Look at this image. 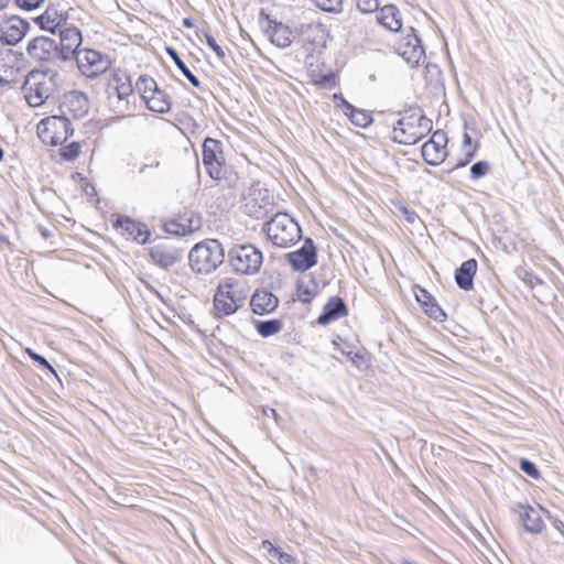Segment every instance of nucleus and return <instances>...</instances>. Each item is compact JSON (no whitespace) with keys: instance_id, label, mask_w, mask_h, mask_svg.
<instances>
[{"instance_id":"58836bf2","label":"nucleus","mask_w":564,"mask_h":564,"mask_svg":"<svg viewBox=\"0 0 564 564\" xmlns=\"http://www.w3.org/2000/svg\"><path fill=\"white\" fill-rule=\"evenodd\" d=\"M463 144H464L465 148H468L467 151H466V159L464 161L457 163L456 167H463L467 163H469L471 161V159L474 158L475 152H476V148L471 149V138H470L469 134L465 133L464 140H463Z\"/></svg>"},{"instance_id":"5fc2aeb1","label":"nucleus","mask_w":564,"mask_h":564,"mask_svg":"<svg viewBox=\"0 0 564 564\" xmlns=\"http://www.w3.org/2000/svg\"><path fill=\"white\" fill-rule=\"evenodd\" d=\"M151 166H159V162H154Z\"/></svg>"},{"instance_id":"c85d7f7f","label":"nucleus","mask_w":564,"mask_h":564,"mask_svg":"<svg viewBox=\"0 0 564 564\" xmlns=\"http://www.w3.org/2000/svg\"><path fill=\"white\" fill-rule=\"evenodd\" d=\"M167 54L171 56L177 68L183 73V75L191 82V84L195 87L199 86L198 78L188 69V67L184 64V62L180 58L177 52L172 48H166Z\"/></svg>"},{"instance_id":"e433bc0d","label":"nucleus","mask_w":564,"mask_h":564,"mask_svg":"<svg viewBox=\"0 0 564 564\" xmlns=\"http://www.w3.org/2000/svg\"><path fill=\"white\" fill-rule=\"evenodd\" d=\"M80 151V145L77 142H72L61 149V155L67 161L75 160Z\"/></svg>"},{"instance_id":"1a4fd4ad","label":"nucleus","mask_w":564,"mask_h":564,"mask_svg":"<svg viewBox=\"0 0 564 564\" xmlns=\"http://www.w3.org/2000/svg\"><path fill=\"white\" fill-rule=\"evenodd\" d=\"M74 57L78 70L87 78H97L111 65L108 55L93 48H82Z\"/></svg>"},{"instance_id":"bb28decb","label":"nucleus","mask_w":564,"mask_h":564,"mask_svg":"<svg viewBox=\"0 0 564 564\" xmlns=\"http://www.w3.org/2000/svg\"><path fill=\"white\" fill-rule=\"evenodd\" d=\"M144 102L148 108L154 112L164 113L171 109L170 97L161 89H158L151 96H148L147 99H144Z\"/></svg>"},{"instance_id":"de8ad7c7","label":"nucleus","mask_w":564,"mask_h":564,"mask_svg":"<svg viewBox=\"0 0 564 564\" xmlns=\"http://www.w3.org/2000/svg\"><path fill=\"white\" fill-rule=\"evenodd\" d=\"M263 550H265L270 555L275 556L280 549L275 547L270 541L264 540L261 543Z\"/></svg>"},{"instance_id":"9d476101","label":"nucleus","mask_w":564,"mask_h":564,"mask_svg":"<svg viewBox=\"0 0 564 564\" xmlns=\"http://www.w3.org/2000/svg\"><path fill=\"white\" fill-rule=\"evenodd\" d=\"M29 22L17 17H4L0 14V42L7 45H15L26 34Z\"/></svg>"},{"instance_id":"7ed1b4c3","label":"nucleus","mask_w":564,"mask_h":564,"mask_svg":"<svg viewBox=\"0 0 564 564\" xmlns=\"http://www.w3.org/2000/svg\"><path fill=\"white\" fill-rule=\"evenodd\" d=\"M224 249L218 240H205L196 243L189 251V267L196 273L209 274L224 262Z\"/></svg>"},{"instance_id":"2eb2a0df","label":"nucleus","mask_w":564,"mask_h":564,"mask_svg":"<svg viewBox=\"0 0 564 564\" xmlns=\"http://www.w3.org/2000/svg\"><path fill=\"white\" fill-rule=\"evenodd\" d=\"M59 35L61 52L63 58L67 59L75 56L79 48L83 37L82 32L76 26L69 25L67 22L57 31Z\"/></svg>"},{"instance_id":"f3484780","label":"nucleus","mask_w":564,"mask_h":564,"mask_svg":"<svg viewBox=\"0 0 564 564\" xmlns=\"http://www.w3.org/2000/svg\"><path fill=\"white\" fill-rule=\"evenodd\" d=\"M288 260L297 271H306L316 264V252L312 240L307 239L297 251L288 253Z\"/></svg>"},{"instance_id":"c03bdc74","label":"nucleus","mask_w":564,"mask_h":564,"mask_svg":"<svg viewBox=\"0 0 564 564\" xmlns=\"http://www.w3.org/2000/svg\"><path fill=\"white\" fill-rule=\"evenodd\" d=\"M345 356L351 360V362L354 365H356L358 368H362V366L366 365V360H365V357L364 355L359 354V352H355L352 354L351 351H348V352H344Z\"/></svg>"},{"instance_id":"4468645a","label":"nucleus","mask_w":564,"mask_h":564,"mask_svg":"<svg viewBox=\"0 0 564 564\" xmlns=\"http://www.w3.org/2000/svg\"><path fill=\"white\" fill-rule=\"evenodd\" d=\"M20 75L18 54L10 48L0 50V85L18 83Z\"/></svg>"},{"instance_id":"8fccbe9b","label":"nucleus","mask_w":564,"mask_h":564,"mask_svg":"<svg viewBox=\"0 0 564 564\" xmlns=\"http://www.w3.org/2000/svg\"><path fill=\"white\" fill-rule=\"evenodd\" d=\"M11 0H0V12L9 6Z\"/></svg>"},{"instance_id":"a878e982","label":"nucleus","mask_w":564,"mask_h":564,"mask_svg":"<svg viewBox=\"0 0 564 564\" xmlns=\"http://www.w3.org/2000/svg\"><path fill=\"white\" fill-rule=\"evenodd\" d=\"M477 271V261L475 259H469L462 263V265L456 270L455 280L458 286L463 290H471L474 275Z\"/></svg>"},{"instance_id":"2f4dec72","label":"nucleus","mask_w":564,"mask_h":564,"mask_svg":"<svg viewBox=\"0 0 564 564\" xmlns=\"http://www.w3.org/2000/svg\"><path fill=\"white\" fill-rule=\"evenodd\" d=\"M281 328H282V323L279 319L264 321V322H259L257 324V330L263 337L272 336V335L279 333L281 330Z\"/></svg>"},{"instance_id":"412c9836","label":"nucleus","mask_w":564,"mask_h":564,"mask_svg":"<svg viewBox=\"0 0 564 564\" xmlns=\"http://www.w3.org/2000/svg\"><path fill=\"white\" fill-rule=\"evenodd\" d=\"M347 314L344 301L337 296L330 297L325 304L323 313L318 316L319 325H327Z\"/></svg>"},{"instance_id":"09e8293b","label":"nucleus","mask_w":564,"mask_h":564,"mask_svg":"<svg viewBox=\"0 0 564 564\" xmlns=\"http://www.w3.org/2000/svg\"><path fill=\"white\" fill-rule=\"evenodd\" d=\"M263 414L267 415V416L272 415L274 419H276V412L272 408H264L263 409Z\"/></svg>"},{"instance_id":"f257e3e1","label":"nucleus","mask_w":564,"mask_h":564,"mask_svg":"<svg viewBox=\"0 0 564 564\" xmlns=\"http://www.w3.org/2000/svg\"><path fill=\"white\" fill-rule=\"evenodd\" d=\"M249 289L235 278H224L214 296V310L217 317L229 316L243 306Z\"/></svg>"},{"instance_id":"4c0bfd02","label":"nucleus","mask_w":564,"mask_h":564,"mask_svg":"<svg viewBox=\"0 0 564 564\" xmlns=\"http://www.w3.org/2000/svg\"><path fill=\"white\" fill-rule=\"evenodd\" d=\"M357 9L361 13H372L379 8V0H356Z\"/></svg>"},{"instance_id":"c756f323","label":"nucleus","mask_w":564,"mask_h":564,"mask_svg":"<svg viewBox=\"0 0 564 564\" xmlns=\"http://www.w3.org/2000/svg\"><path fill=\"white\" fill-rule=\"evenodd\" d=\"M151 257L155 263L163 268H169L176 262V257L162 248H154L151 250Z\"/></svg>"},{"instance_id":"39448f33","label":"nucleus","mask_w":564,"mask_h":564,"mask_svg":"<svg viewBox=\"0 0 564 564\" xmlns=\"http://www.w3.org/2000/svg\"><path fill=\"white\" fill-rule=\"evenodd\" d=\"M132 93L130 76L121 69L111 70L106 85V94L108 105L115 113L123 115L130 109L128 98Z\"/></svg>"},{"instance_id":"473e14b6","label":"nucleus","mask_w":564,"mask_h":564,"mask_svg":"<svg viewBox=\"0 0 564 564\" xmlns=\"http://www.w3.org/2000/svg\"><path fill=\"white\" fill-rule=\"evenodd\" d=\"M322 11L338 14L343 11V0H312Z\"/></svg>"},{"instance_id":"b1692460","label":"nucleus","mask_w":564,"mask_h":564,"mask_svg":"<svg viewBox=\"0 0 564 564\" xmlns=\"http://www.w3.org/2000/svg\"><path fill=\"white\" fill-rule=\"evenodd\" d=\"M64 106L75 118H82L89 110V99L80 91H70L65 96Z\"/></svg>"},{"instance_id":"9b49d317","label":"nucleus","mask_w":564,"mask_h":564,"mask_svg":"<svg viewBox=\"0 0 564 564\" xmlns=\"http://www.w3.org/2000/svg\"><path fill=\"white\" fill-rule=\"evenodd\" d=\"M446 144L447 137L445 132L441 130L435 131L421 149L425 162L430 165L441 164L447 155Z\"/></svg>"},{"instance_id":"dca6fc26","label":"nucleus","mask_w":564,"mask_h":564,"mask_svg":"<svg viewBox=\"0 0 564 564\" xmlns=\"http://www.w3.org/2000/svg\"><path fill=\"white\" fill-rule=\"evenodd\" d=\"M217 152H219V143L214 139H206L203 144V165L214 180H220L223 176V166Z\"/></svg>"},{"instance_id":"5701e85b","label":"nucleus","mask_w":564,"mask_h":564,"mask_svg":"<svg viewBox=\"0 0 564 564\" xmlns=\"http://www.w3.org/2000/svg\"><path fill=\"white\" fill-rule=\"evenodd\" d=\"M377 21L392 32H398L402 28L400 11L393 4L383 6L377 14Z\"/></svg>"},{"instance_id":"f8f14e48","label":"nucleus","mask_w":564,"mask_h":564,"mask_svg":"<svg viewBox=\"0 0 564 564\" xmlns=\"http://www.w3.org/2000/svg\"><path fill=\"white\" fill-rule=\"evenodd\" d=\"M203 221L198 214L194 212H185L175 219H171L164 224L167 234L175 236H186L202 228Z\"/></svg>"},{"instance_id":"79ce46f5","label":"nucleus","mask_w":564,"mask_h":564,"mask_svg":"<svg viewBox=\"0 0 564 564\" xmlns=\"http://www.w3.org/2000/svg\"><path fill=\"white\" fill-rule=\"evenodd\" d=\"M44 0H17V4L25 10H34L37 9Z\"/></svg>"},{"instance_id":"423d86ee","label":"nucleus","mask_w":564,"mask_h":564,"mask_svg":"<svg viewBox=\"0 0 564 564\" xmlns=\"http://www.w3.org/2000/svg\"><path fill=\"white\" fill-rule=\"evenodd\" d=\"M265 232L271 242L280 248H289L301 239L299 224L288 214L278 213L267 224Z\"/></svg>"},{"instance_id":"0eeeda50","label":"nucleus","mask_w":564,"mask_h":564,"mask_svg":"<svg viewBox=\"0 0 564 564\" xmlns=\"http://www.w3.org/2000/svg\"><path fill=\"white\" fill-rule=\"evenodd\" d=\"M262 262V252L252 245L236 246L229 251V263L238 273L254 274Z\"/></svg>"},{"instance_id":"72a5a7b5","label":"nucleus","mask_w":564,"mask_h":564,"mask_svg":"<svg viewBox=\"0 0 564 564\" xmlns=\"http://www.w3.org/2000/svg\"><path fill=\"white\" fill-rule=\"evenodd\" d=\"M271 42L279 47H286L291 44L290 33L283 26H276L271 35Z\"/></svg>"},{"instance_id":"f03ea898","label":"nucleus","mask_w":564,"mask_h":564,"mask_svg":"<svg viewBox=\"0 0 564 564\" xmlns=\"http://www.w3.org/2000/svg\"><path fill=\"white\" fill-rule=\"evenodd\" d=\"M56 73L46 70L30 72L23 83L22 91L29 106H42L56 88Z\"/></svg>"},{"instance_id":"f704fd0d","label":"nucleus","mask_w":564,"mask_h":564,"mask_svg":"<svg viewBox=\"0 0 564 564\" xmlns=\"http://www.w3.org/2000/svg\"><path fill=\"white\" fill-rule=\"evenodd\" d=\"M424 312L433 319L442 322L445 318V313L438 304L434 303L431 299L423 302Z\"/></svg>"},{"instance_id":"ddd939ff","label":"nucleus","mask_w":564,"mask_h":564,"mask_svg":"<svg viewBox=\"0 0 564 564\" xmlns=\"http://www.w3.org/2000/svg\"><path fill=\"white\" fill-rule=\"evenodd\" d=\"M397 52L410 65L415 66L425 56L421 40L411 29V33L406 34L397 44Z\"/></svg>"},{"instance_id":"aec40b11","label":"nucleus","mask_w":564,"mask_h":564,"mask_svg":"<svg viewBox=\"0 0 564 564\" xmlns=\"http://www.w3.org/2000/svg\"><path fill=\"white\" fill-rule=\"evenodd\" d=\"M542 509L529 506L519 507V517L524 529L530 533H540L544 528L542 520Z\"/></svg>"},{"instance_id":"864d4df0","label":"nucleus","mask_w":564,"mask_h":564,"mask_svg":"<svg viewBox=\"0 0 564 564\" xmlns=\"http://www.w3.org/2000/svg\"><path fill=\"white\" fill-rule=\"evenodd\" d=\"M2 158H3V151H2V149L0 148V161L2 160Z\"/></svg>"},{"instance_id":"603ef678","label":"nucleus","mask_w":564,"mask_h":564,"mask_svg":"<svg viewBox=\"0 0 564 564\" xmlns=\"http://www.w3.org/2000/svg\"><path fill=\"white\" fill-rule=\"evenodd\" d=\"M401 563L402 564H417V563H415L413 561H410V560H403Z\"/></svg>"},{"instance_id":"4be33fe9","label":"nucleus","mask_w":564,"mask_h":564,"mask_svg":"<svg viewBox=\"0 0 564 564\" xmlns=\"http://www.w3.org/2000/svg\"><path fill=\"white\" fill-rule=\"evenodd\" d=\"M252 312L258 315H264L273 312L278 306V299L270 292H256L250 301Z\"/></svg>"},{"instance_id":"3c124183","label":"nucleus","mask_w":564,"mask_h":564,"mask_svg":"<svg viewBox=\"0 0 564 564\" xmlns=\"http://www.w3.org/2000/svg\"><path fill=\"white\" fill-rule=\"evenodd\" d=\"M184 25L187 26V28H191L192 26V22L188 20V19H184L183 21Z\"/></svg>"},{"instance_id":"7c9ffc66","label":"nucleus","mask_w":564,"mask_h":564,"mask_svg":"<svg viewBox=\"0 0 564 564\" xmlns=\"http://www.w3.org/2000/svg\"><path fill=\"white\" fill-rule=\"evenodd\" d=\"M135 88L143 100L159 89L155 80L147 76H142L138 79Z\"/></svg>"},{"instance_id":"6ab92c4d","label":"nucleus","mask_w":564,"mask_h":564,"mask_svg":"<svg viewBox=\"0 0 564 564\" xmlns=\"http://www.w3.org/2000/svg\"><path fill=\"white\" fill-rule=\"evenodd\" d=\"M56 42L47 36H37L28 43V54L37 62L48 61L55 50Z\"/></svg>"},{"instance_id":"393cba45","label":"nucleus","mask_w":564,"mask_h":564,"mask_svg":"<svg viewBox=\"0 0 564 564\" xmlns=\"http://www.w3.org/2000/svg\"><path fill=\"white\" fill-rule=\"evenodd\" d=\"M34 21L42 30L51 33H56L66 23L62 14L53 8H47Z\"/></svg>"},{"instance_id":"cd10ccee","label":"nucleus","mask_w":564,"mask_h":564,"mask_svg":"<svg viewBox=\"0 0 564 564\" xmlns=\"http://www.w3.org/2000/svg\"><path fill=\"white\" fill-rule=\"evenodd\" d=\"M344 112L346 116L349 117L350 121L357 127L366 128L372 122V118L367 111L356 109L345 100Z\"/></svg>"},{"instance_id":"a211bd4d","label":"nucleus","mask_w":564,"mask_h":564,"mask_svg":"<svg viewBox=\"0 0 564 564\" xmlns=\"http://www.w3.org/2000/svg\"><path fill=\"white\" fill-rule=\"evenodd\" d=\"M116 227L126 239H132L140 243H145L150 236L144 225L129 217H119L116 221Z\"/></svg>"},{"instance_id":"a18cd8bd","label":"nucleus","mask_w":564,"mask_h":564,"mask_svg":"<svg viewBox=\"0 0 564 564\" xmlns=\"http://www.w3.org/2000/svg\"><path fill=\"white\" fill-rule=\"evenodd\" d=\"M274 557L278 558L280 564H297L296 560L292 555L282 552L281 550Z\"/></svg>"},{"instance_id":"49530a36","label":"nucleus","mask_w":564,"mask_h":564,"mask_svg":"<svg viewBox=\"0 0 564 564\" xmlns=\"http://www.w3.org/2000/svg\"><path fill=\"white\" fill-rule=\"evenodd\" d=\"M401 213L403 214L404 218L406 219L408 223L410 224H414L419 220V216L416 215V213L410 210L409 208L406 207H401Z\"/></svg>"},{"instance_id":"a19ab883","label":"nucleus","mask_w":564,"mask_h":564,"mask_svg":"<svg viewBox=\"0 0 564 564\" xmlns=\"http://www.w3.org/2000/svg\"><path fill=\"white\" fill-rule=\"evenodd\" d=\"M204 39L207 45L216 53V55L223 59L225 57L224 50L217 44L216 40L208 33H204Z\"/></svg>"},{"instance_id":"c9c22d12","label":"nucleus","mask_w":564,"mask_h":564,"mask_svg":"<svg viewBox=\"0 0 564 564\" xmlns=\"http://www.w3.org/2000/svg\"><path fill=\"white\" fill-rule=\"evenodd\" d=\"M490 165L487 161H479L471 165L470 176L473 180H479L488 174Z\"/></svg>"},{"instance_id":"37998d69","label":"nucleus","mask_w":564,"mask_h":564,"mask_svg":"<svg viewBox=\"0 0 564 564\" xmlns=\"http://www.w3.org/2000/svg\"><path fill=\"white\" fill-rule=\"evenodd\" d=\"M26 352L32 360H34L37 364H40L41 366L47 368L50 371L54 372L53 367L47 362V360L44 357L40 356L39 354L34 352L33 350H31L29 348L26 349Z\"/></svg>"},{"instance_id":"6e6552de","label":"nucleus","mask_w":564,"mask_h":564,"mask_svg":"<svg viewBox=\"0 0 564 564\" xmlns=\"http://www.w3.org/2000/svg\"><path fill=\"white\" fill-rule=\"evenodd\" d=\"M72 133L70 122L65 117H47L37 124L39 138L48 145L63 144Z\"/></svg>"},{"instance_id":"20e7f679","label":"nucleus","mask_w":564,"mask_h":564,"mask_svg":"<svg viewBox=\"0 0 564 564\" xmlns=\"http://www.w3.org/2000/svg\"><path fill=\"white\" fill-rule=\"evenodd\" d=\"M432 129V121L421 112H412L398 120L392 139L400 144H415Z\"/></svg>"},{"instance_id":"ea45409f","label":"nucleus","mask_w":564,"mask_h":564,"mask_svg":"<svg viewBox=\"0 0 564 564\" xmlns=\"http://www.w3.org/2000/svg\"><path fill=\"white\" fill-rule=\"evenodd\" d=\"M520 468L523 473H525L528 476L534 479L539 478L540 476L535 465L530 460L522 459L520 462Z\"/></svg>"}]
</instances>
